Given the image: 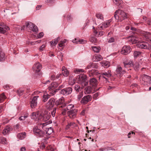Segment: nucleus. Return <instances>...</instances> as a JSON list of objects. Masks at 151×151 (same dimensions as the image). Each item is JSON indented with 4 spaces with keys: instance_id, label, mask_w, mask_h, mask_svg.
<instances>
[{
    "instance_id": "obj_1",
    "label": "nucleus",
    "mask_w": 151,
    "mask_h": 151,
    "mask_svg": "<svg viewBox=\"0 0 151 151\" xmlns=\"http://www.w3.org/2000/svg\"><path fill=\"white\" fill-rule=\"evenodd\" d=\"M50 123V121H48L44 123H41L40 124V127L45 131L46 134L48 135L51 134L53 132V129L48 126Z\"/></svg>"
},
{
    "instance_id": "obj_2",
    "label": "nucleus",
    "mask_w": 151,
    "mask_h": 151,
    "mask_svg": "<svg viewBox=\"0 0 151 151\" xmlns=\"http://www.w3.org/2000/svg\"><path fill=\"white\" fill-rule=\"evenodd\" d=\"M40 121L46 122L51 117L50 113L48 112H45L41 113L40 115Z\"/></svg>"
},
{
    "instance_id": "obj_3",
    "label": "nucleus",
    "mask_w": 151,
    "mask_h": 151,
    "mask_svg": "<svg viewBox=\"0 0 151 151\" xmlns=\"http://www.w3.org/2000/svg\"><path fill=\"white\" fill-rule=\"evenodd\" d=\"M86 76L84 74H80L78 78V83L82 86H86L88 83L86 81Z\"/></svg>"
},
{
    "instance_id": "obj_4",
    "label": "nucleus",
    "mask_w": 151,
    "mask_h": 151,
    "mask_svg": "<svg viewBox=\"0 0 151 151\" xmlns=\"http://www.w3.org/2000/svg\"><path fill=\"white\" fill-rule=\"evenodd\" d=\"M119 13V14L120 17H122L123 18H126V19L129 18V15L128 14L120 10H116L115 12L114 17L115 19L119 18V16L117 15V14Z\"/></svg>"
},
{
    "instance_id": "obj_5",
    "label": "nucleus",
    "mask_w": 151,
    "mask_h": 151,
    "mask_svg": "<svg viewBox=\"0 0 151 151\" xmlns=\"http://www.w3.org/2000/svg\"><path fill=\"white\" fill-rule=\"evenodd\" d=\"M25 25L27 28H28L29 30L33 32H37L38 29L37 26L31 22H26Z\"/></svg>"
},
{
    "instance_id": "obj_6",
    "label": "nucleus",
    "mask_w": 151,
    "mask_h": 151,
    "mask_svg": "<svg viewBox=\"0 0 151 151\" xmlns=\"http://www.w3.org/2000/svg\"><path fill=\"white\" fill-rule=\"evenodd\" d=\"M55 104L57 106V108H59L60 110L61 109H62L63 108L65 107L66 106V104L64 103V101L63 97L60 98L59 99L57 100L55 102Z\"/></svg>"
},
{
    "instance_id": "obj_7",
    "label": "nucleus",
    "mask_w": 151,
    "mask_h": 151,
    "mask_svg": "<svg viewBox=\"0 0 151 151\" xmlns=\"http://www.w3.org/2000/svg\"><path fill=\"white\" fill-rule=\"evenodd\" d=\"M138 47L141 49H150L151 48V46L147 42H143L137 45Z\"/></svg>"
},
{
    "instance_id": "obj_8",
    "label": "nucleus",
    "mask_w": 151,
    "mask_h": 151,
    "mask_svg": "<svg viewBox=\"0 0 151 151\" xmlns=\"http://www.w3.org/2000/svg\"><path fill=\"white\" fill-rule=\"evenodd\" d=\"M131 49L129 46H124L122 48L121 52L124 55H126L129 54L131 51Z\"/></svg>"
},
{
    "instance_id": "obj_9",
    "label": "nucleus",
    "mask_w": 151,
    "mask_h": 151,
    "mask_svg": "<svg viewBox=\"0 0 151 151\" xmlns=\"http://www.w3.org/2000/svg\"><path fill=\"white\" fill-rule=\"evenodd\" d=\"M41 69V65L40 63L37 62L35 63L33 66L32 69L33 71L36 73L40 71Z\"/></svg>"
},
{
    "instance_id": "obj_10",
    "label": "nucleus",
    "mask_w": 151,
    "mask_h": 151,
    "mask_svg": "<svg viewBox=\"0 0 151 151\" xmlns=\"http://www.w3.org/2000/svg\"><path fill=\"white\" fill-rule=\"evenodd\" d=\"M92 100V97L91 96L88 95L84 96L81 100V104H85Z\"/></svg>"
},
{
    "instance_id": "obj_11",
    "label": "nucleus",
    "mask_w": 151,
    "mask_h": 151,
    "mask_svg": "<svg viewBox=\"0 0 151 151\" xmlns=\"http://www.w3.org/2000/svg\"><path fill=\"white\" fill-rule=\"evenodd\" d=\"M77 112V110L76 109H72L68 111V114L69 117L71 119H74L76 117Z\"/></svg>"
},
{
    "instance_id": "obj_12",
    "label": "nucleus",
    "mask_w": 151,
    "mask_h": 151,
    "mask_svg": "<svg viewBox=\"0 0 151 151\" xmlns=\"http://www.w3.org/2000/svg\"><path fill=\"white\" fill-rule=\"evenodd\" d=\"M0 33H4L6 31L10 29L9 27L4 23L0 24Z\"/></svg>"
},
{
    "instance_id": "obj_13",
    "label": "nucleus",
    "mask_w": 151,
    "mask_h": 151,
    "mask_svg": "<svg viewBox=\"0 0 151 151\" xmlns=\"http://www.w3.org/2000/svg\"><path fill=\"white\" fill-rule=\"evenodd\" d=\"M33 131L34 134L37 136L40 137L44 136V133L43 132L37 127H35L34 128Z\"/></svg>"
},
{
    "instance_id": "obj_14",
    "label": "nucleus",
    "mask_w": 151,
    "mask_h": 151,
    "mask_svg": "<svg viewBox=\"0 0 151 151\" xmlns=\"http://www.w3.org/2000/svg\"><path fill=\"white\" fill-rule=\"evenodd\" d=\"M72 89L70 87H68L63 89L61 91V94L64 95H67L71 93Z\"/></svg>"
},
{
    "instance_id": "obj_15",
    "label": "nucleus",
    "mask_w": 151,
    "mask_h": 151,
    "mask_svg": "<svg viewBox=\"0 0 151 151\" xmlns=\"http://www.w3.org/2000/svg\"><path fill=\"white\" fill-rule=\"evenodd\" d=\"M55 99L53 98L50 99L45 105L47 109H49L52 107L54 105Z\"/></svg>"
},
{
    "instance_id": "obj_16",
    "label": "nucleus",
    "mask_w": 151,
    "mask_h": 151,
    "mask_svg": "<svg viewBox=\"0 0 151 151\" xmlns=\"http://www.w3.org/2000/svg\"><path fill=\"white\" fill-rule=\"evenodd\" d=\"M41 114V113L38 112H33L31 115V118L32 119L34 120L35 121H40V115Z\"/></svg>"
},
{
    "instance_id": "obj_17",
    "label": "nucleus",
    "mask_w": 151,
    "mask_h": 151,
    "mask_svg": "<svg viewBox=\"0 0 151 151\" xmlns=\"http://www.w3.org/2000/svg\"><path fill=\"white\" fill-rule=\"evenodd\" d=\"M38 96H34L31 101L30 105L32 108H34L37 106V98Z\"/></svg>"
},
{
    "instance_id": "obj_18",
    "label": "nucleus",
    "mask_w": 151,
    "mask_h": 151,
    "mask_svg": "<svg viewBox=\"0 0 151 151\" xmlns=\"http://www.w3.org/2000/svg\"><path fill=\"white\" fill-rule=\"evenodd\" d=\"M74 107V106L72 104H69L66 107V108H65V107L63 108L62 109H61L60 110L62 111V114L63 115H65V114L67 110H71V109H72Z\"/></svg>"
},
{
    "instance_id": "obj_19",
    "label": "nucleus",
    "mask_w": 151,
    "mask_h": 151,
    "mask_svg": "<svg viewBox=\"0 0 151 151\" xmlns=\"http://www.w3.org/2000/svg\"><path fill=\"white\" fill-rule=\"evenodd\" d=\"M143 38L146 40L151 41V34L149 32H144L143 33Z\"/></svg>"
},
{
    "instance_id": "obj_20",
    "label": "nucleus",
    "mask_w": 151,
    "mask_h": 151,
    "mask_svg": "<svg viewBox=\"0 0 151 151\" xmlns=\"http://www.w3.org/2000/svg\"><path fill=\"white\" fill-rule=\"evenodd\" d=\"M103 59V57L100 54H95L92 58V60L94 62L99 61Z\"/></svg>"
},
{
    "instance_id": "obj_21",
    "label": "nucleus",
    "mask_w": 151,
    "mask_h": 151,
    "mask_svg": "<svg viewBox=\"0 0 151 151\" xmlns=\"http://www.w3.org/2000/svg\"><path fill=\"white\" fill-rule=\"evenodd\" d=\"M129 40L128 42L129 44H134L136 43L138 41L137 38L133 36H130L128 37Z\"/></svg>"
},
{
    "instance_id": "obj_22",
    "label": "nucleus",
    "mask_w": 151,
    "mask_h": 151,
    "mask_svg": "<svg viewBox=\"0 0 151 151\" xmlns=\"http://www.w3.org/2000/svg\"><path fill=\"white\" fill-rule=\"evenodd\" d=\"M122 69L121 67L118 66L116 70L115 74L116 75H119V76H121L122 74L125 73V71L124 70H122Z\"/></svg>"
},
{
    "instance_id": "obj_23",
    "label": "nucleus",
    "mask_w": 151,
    "mask_h": 151,
    "mask_svg": "<svg viewBox=\"0 0 151 151\" xmlns=\"http://www.w3.org/2000/svg\"><path fill=\"white\" fill-rule=\"evenodd\" d=\"M72 42L76 44H84L86 42V41L84 40L75 38L73 40Z\"/></svg>"
},
{
    "instance_id": "obj_24",
    "label": "nucleus",
    "mask_w": 151,
    "mask_h": 151,
    "mask_svg": "<svg viewBox=\"0 0 151 151\" xmlns=\"http://www.w3.org/2000/svg\"><path fill=\"white\" fill-rule=\"evenodd\" d=\"M98 81L95 78H91L89 81L90 84L92 86L96 87L97 85Z\"/></svg>"
},
{
    "instance_id": "obj_25",
    "label": "nucleus",
    "mask_w": 151,
    "mask_h": 151,
    "mask_svg": "<svg viewBox=\"0 0 151 151\" xmlns=\"http://www.w3.org/2000/svg\"><path fill=\"white\" fill-rule=\"evenodd\" d=\"M12 130V128L9 126H6L2 132V133L4 135L8 134L9 132Z\"/></svg>"
},
{
    "instance_id": "obj_26",
    "label": "nucleus",
    "mask_w": 151,
    "mask_h": 151,
    "mask_svg": "<svg viewBox=\"0 0 151 151\" xmlns=\"http://www.w3.org/2000/svg\"><path fill=\"white\" fill-rule=\"evenodd\" d=\"M101 74L103 76V77L106 80H107V78H109L111 76V71L109 70L107 72L102 73Z\"/></svg>"
},
{
    "instance_id": "obj_27",
    "label": "nucleus",
    "mask_w": 151,
    "mask_h": 151,
    "mask_svg": "<svg viewBox=\"0 0 151 151\" xmlns=\"http://www.w3.org/2000/svg\"><path fill=\"white\" fill-rule=\"evenodd\" d=\"M110 21L109 20L107 22L102 23L101 25H99V28L101 29L100 30H101L107 27L110 24Z\"/></svg>"
},
{
    "instance_id": "obj_28",
    "label": "nucleus",
    "mask_w": 151,
    "mask_h": 151,
    "mask_svg": "<svg viewBox=\"0 0 151 151\" xmlns=\"http://www.w3.org/2000/svg\"><path fill=\"white\" fill-rule=\"evenodd\" d=\"M60 83H58L56 82H54L51 83L50 86L48 87V89L49 90H50L52 88H55L59 85V84Z\"/></svg>"
},
{
    "instance_id": "obj_29",
    "label": "nucleus",
    "mask_w": 151,
    "mask_h": 151,
    "mask_svg": "<svg viewBox=\"0 0 151 151\" xmlns=\"http://www.w3.org/2000/svg\"><path fill=\"white\" fill-rule=\"evenodd\" d=\"M100 63L101 66L104 68H107L110 66L109 62L107 61H103L100 62Z\"/></svg>"
},
{
    "instance_id": "obj_30",
    "label": "nucleus",
    "mask_w": 151,
    "mask_h": 151,
    "mask_svg": "<svg viewBox=\"0 0 151 151\" xmlns=\"http://www.w3.org/2000/svg\"><path fill=\"white\" fill-rule=\"evenodd\" d=\"M98 68V65L96 63H90L89 65L87 66L86 69H89L91 68Z\"/></svg>"
},
{
    "instance_id": "obj_31",
    "label": "nucleus",
    "mask_w": 151,
    "mask_h": 151,
    "mask_svg": "<svg viewBox=\"0 0 151 151\" xmlns=\"http://www.w3.org/2000/svg\"><path fill=\"white\" fill-rule=\"evenodd\" d=\"M99 74L97 71L95 70H90L89 72V76L90 77L97 75Z\"/></svg>"
},
{
    "instance_id": "obj_32",
    "label": "nucleus",
    "mask_w": 151,
    "mask_h": 151,
    "mask_svg": "<svg viewBox=\"0 0 151 151\" xmlns=\"http://www.w3.org/2000/svg\"><path fill=\"white\" fill-rule=\"evenodd\" d=\"M143 81L145 82L150 83L151 81V77L147 75H145L143 78Z\"/></svg>"
},
{
    "instance_id": "obj_33",
    "label": "nucleus",
    "mask_w": 151,
    "mask_h": 151,
    "mask_svg": "<svg viewBox=\"0 0 151 151\" xmlns=\"http://www.w3.org/2000/svg\"><path fill=\"white\" fill-rule=\"evenodd\" d=\"M5 55L4 53L0 48V62L2 61L5 60Z\"/></svg>"
},
{
    "instance_id": "obj_34",
    "label": "nucleus",
    "mask_w": 151,
    "mask_h": 151,
    "mask_svg": "<svg viewBox=\"0 0 151 151\" xmlns=\"http://www.w3.org/2000/svg\"><path fill=\"white\" fill-rule=\"evenodd\" d=\"M76 124L74 122H71L69 123L66 126V129H68L70 127L71 128H73L75 127H76Z\"/></svg>"
},
{
    "instance_id": "obj_35",
    "label": "nucleus",
    "mask_w": 151,
    "mask_h": 151,
    "mask_svg": "<svg viewBox=\"0 0 151 151\" xmlns=\"http://www.w3.org/2000/svg\"><path fill=\"white\" fill-rule=\"evenodd\" d=\"M92 89L90 86L86 87L84 89V93L85 94H90L92 91Z\"/></svg>"
},
{
    "instance_id": "obj_36",
    "label": "nucleus",
    "mask_w": 151,
    "mask_h": 151,
    "mask_svg": "<svg viewBox=\"0 0 151 151\" xmlns=\"http://www.w3.org/2000/svg\"><path fill=\"white\" fill-rule=\"evenodd\" d=\"M94 33L95 36L100 37L103 35L104 32L103 31L98 32L96 30H94Z\"/></svg>"
},
{
    "instance_id": "obj_37",
    "label": "nucleus",
    "mask_w": 151,
    "mask_h": 151,
    "mask_svg": "<svg viewBox=\"0 0 151 151\" xmlns=\"http://www.w3.org/2000/svg\"><path fill=\"white\" fill-rule=\"evenodd\" d=\"M50 97V95L47 94L45 93L43 96L42 101L44 102H46L47 99Z\"/></svg>"
},
{
    "instance_id": "obj_38",
    "label": "nucleus",
    "mask_w": 151,
    "mask_h": 151,
    "mask_svg": "<svg viewBox=\"0 0 151 151\" xmlns=\"http://www.w3.org/2000/svg\"><path fill=\"white\" fill-rule=\"evenodd\" d=\"M59 40L60 37H58L57 38L54 39V41L50 42L51 45L52 46L56 45Z\"/></svg>"
},
{
    "instance_id": "obj_39",
    "label": "nucleus",
    "mask_w": 151,
    "mask_h": 151,
    "mask_svg": "<svg viewBox=\"0 0 151 151\" xmlns=\"http://www.w3.org/2000/svg\"><path fill=\"white\" fill-rule=\"evenodd\" d=\"M26 135L25 132L20 133L18 135V137L20 139H23L25 137Z\"/></svg>"
},
{
    "instance_id": "obj_40",
    "label": "nucleus",
    "mask_w": 151,
    "mask_h": 151,
    "mask_svg": "<svg viewBox=\"0 0 151 151\" xmlns=\"http://www.w3.org/2000/svg\"><path fill=\"white\" fill-rule=\"evenodd\" d=\"M123 64L124 65H131L132 66H133V62L131 60L123 62Z\"/></svg>"
},
{
    "instance_id": "obj_41",
    "label": "nucleus",
    "mask_w": 151,
    "mask_h": 151,
    "mask_svg": "<svg viewBox=\"0 0 151 151\" xmlns=\"http://www.w3.org/2000/svg\"><path fill=\"white\" fill-rule=\"evenodd\" d=\"M114 3L117 6H119L122 3V0H113Z\"/></svg>"
},
{
    "instance_id": "obj_42",
    "label": "nucleus",
    "mask_w": 151,
    "mask_h": 151,
    "mask_svg": "<svg viewBox=\"0 0 151 151\" xmlns=\"http://www.w3.org/2000/svg\"><path fill=\"white\" fill-rule=\"evenodd\" d=\"M141 54V52L139 51H134V53L133 55L134 57L135 58L139 56Z\"/></svg>"
},
{
    "instance_id": "obj_43",
    "label": "nucleus",
    "mask_w": 151,
    "mask_h": 151,
    "mask_svg": "<svg viewBox=\"0 0 151 151\" xmlns=\"http://www.w3.org/2000/svg\"><path fill=\"white\" fill-rule=\"evenodd\" d=\"M92 47L93 51L96 53L99 52L101 49L100 47H99L94 46Z\"/></svg>"
},
{
    "instance_id": "obj_44",
    "label": "nucleus",
    "mask_w": 151,
    "mask_h": 151,
    "mask_svg": "<svg viewBox=\"0 0 151 151\" xmlns=\"http://www.w3.org/2000/svg\"><path fill=\"white\" fill-rule=\"evenodd\" d=\"M6 97L4 93H3L0 94V102H2L6 99Z\"/></svg>"
},
{
    "instance_id": "obj_45",
    "label": "nucleus",
    "mask_w": 151,
    "mask_h": 151,
    "mask_svg": "<svg viewBox=\"0 0 151 151\" xmlns=\"http://www.w3.org/2000/svg\"><path fill=\"white\" fill-rule=\"evenodd\" d=\"M62 74L65 77H67L69 74V72L67 70L63 71Z\"/></svg>"
},
{
    "instance_id": "obj_46",
    "label": "nucleus",
    "mask_w": 151,
    "mask_h": 151,
    "mask_svg": "<svg viewBox=\"0 0 151 151\" xmlns=\"http://www.w3.org/2000/svg\"><path fill=\"white\" fill-rule=\"evenodd\" d=\"M67 40L65 39L63 41H62L60 42V43L58 44L59 46L60 47H62L64 46V44L65 43Z\"/></svg>"
},
{
    "instance_id": "obj_47",
    "label": "nucleus",
    "mask_w": 151,
    "mask_h": 151,
    "mask_svg": "<svg viewBox=\"0 0 151 151\" xmlns=\"http://www.w3.org/2000/svg\"><path fill=\"white\" fill-rule=\"evenodd\" d=\"M74 88L76 91L77 92H79V91H80L81 89L80 87V86L78 85H75L74 86Z\"/></svg>"
},
{
    "instance_id": "obj_48",
    "label": "nucleus",
    "mask_w": 151,
    "mask_h": 151,
    "mask_svg": "<svg viewBox=\"0 0 151 151\" xmlns=\"http://www.w3.org/2000/svg\"><path fill=\"white\" fill-rule=\"evenodd\" d=\"M56 109V108H54L51 112L52 116L53 117H54L55 115Z\"/></svg>"
},
{
    "instance_id": "obj_49",
    "label": "nucleus",
    "mask_w": 151,
    "mask_h": 151,
    "mask_svg": "<svg viewBox=\"0 0 151 151\" xmlns=\"http://www.w3.org/2000/svg\"><path fill=\"white\" fill-rule=\"evenodd\" d=\"M0 142L3 144L6 143V139L4 137H1L0 139Z\"/></svg>"
},
{
    "instance_id": "obj_50",
    "label": "nucleus",
    "mask_w": 151,
    "mask_h": 151,
    "mask_svg": "<svg viewBox=\"0 0 151 151\" xmlns=\"http://www.w3.org/2000/svg\"><path fill=\"white\" fill-rule=\"evenodd\" d=\"M96 15L98 19H103L104 18L103 15L100 13H97Z\"/></svg>"
},
{
    "instance_id": "obj_51",
    "label": "nucleus",
    "mask_w": 151,
    "mask_h": 151,
    "mask_svg": "<svg viewBox=\"0 0 151 151\" xmlns=\"http://www.w3.org/2000/svg\"><path fill=\"white\" fill-rule=\"evenodd\" d=\"M83 96V91L81 92L77 96V99L78 101H80L81 97Z\"/></svg>"
},
{
    "instance_id": "obj_52",
    "label": "nucleus",
    "mask_w": 151,
    "mask_h": 151,
    "mask_svg": "<svg viewBox=\"0 0 151 151\" xmlns=\"http://www.w3.org/2000/svg\"><path fill=\"white\" fill-rule=\"evenodd\" d=\"M90 41L93 43H95L96 42V38L94 37H91L90 39Z\"/></svg>"
},
{
    "instance_id": "obj_53",
    "label": "nucleus",
    "mask_w": 151,
    "mask_h": 151,
    "mask_svg": "<svg viewBox=\"0 0 151 151\" xmlns=\"http://www.w3.org/2000/svg\"><path fill=\"white\" fill-rule=\"evenodd\" d=\"M139 64L138 63H136L134 65V67L135 70H137L138 68H139Z\"/></svg>"
},
{
    "instance_id": "obj_54",
    "label": "nucleus",
    "mask_w": 151,
    "mask_h": 151,
    "mask_svg": "<svg viewBox=\"0 0 151 151\" xmlns=\"http://www.w3.org/2000/svg\"><path fill=\"white\" fill-rule=\"evenodd\" d=\"M27 117L28 116L27 115L22 116L19 117V119L21 121L24 120L26 118H27Z\"/></svg>"
},
{
    "instance_id": "obj_55",
    "label": "nucleus",
    "mask_w": 151,
    "mask_h": 151,
    "mask_svg": "<svg viewBox=\"0 0 151 151\" xmlns=\"http://www.w3.org/2000/svg\"><path fill=\"white\" fill-rule=\"evenodd\" d=\"M114 41V39L113 37H111L108 40L109 43L113 42Z\"/></svg>"
},
{
    "instance_id": "obj_56",
    "label": "nucleus",
    "mask_w": 151,
    "mask_h": 151,
    "mask_svg": "<svg viewBox=\"0 0 151 151\" xmlns=\"http://www.w3.org/2000/svg\"><path fill=\"white\" fill-rule=\"evenodd\" d=\"M44 33L42 32H40L37 36L39 38H41L43 36Z\"/></svg>"
},
{
    "instance_id": "obj_57",
    "label": "nucleus",
    "mask_w": 151,
    "mask_h": 151,
    "mask_svg": "<svg viewBox=\"0 0 151 151\" xmlns=\"http://www.w3.org/2000/svg\"><path fill=\"white\" fill-rule=\"evenodd\" d=\"M45 45H43L42 46H41L40 47L39 49V50L41 51H42L45 48Z\"/></svg>"
},
{
    "instance_id": "obj_58",
    "label": "nucleus",
    "mask_w": 151,
    "mask_h": 151,
    "mask_svg": "<svg viewBox=\"0 0 151 151\" xmlns=\"http://www.w3.org/2000/svg\"><path fill=\"white\" fill-rule=\"evenodd\" d=\"M23 91L21 90H18L17 93L19 95H22L23 94Z\"/></svg>"
},
{
    "instance_id": "obj_59",
    "label": "nucleus",
    "mask_w": 151,
    "mask_h": 151,
    "mask_svg": "<svg viewBox=\"0 0 151 151\" xmlns=\"http://www.w3.org/2000/svg\"><path fill=\"white\" fill-rule=\"evenodd\" d=\"M111 150L110 147H108L107 149H106V148H100V151H103L104 150Z\"/></svg>"
},
{
    "instance_id": "obj_60",
    "label": "nucleus",
    "mask_w": 151,
    "mask_h": 151,
    "mask_svg": "<svg viewBox=\"0 0 151 151\" xmlns=\"http://www.w3.org/2000/svg\"><path fill=\"white\" fill-rule=\"evenodd\" d=\"M4 88L6 90L9 89L10 88V87L8 85H6L4 86Z\"/></svg>"
},
{
    "instance_id": "obj_61",
    "label": "nucleus",
    "mask_w": 151,
    "mask_h": 151,
    "mask_svg": "<svg viewBox=\"0 0 151 151\" xmlns=\"http://www.w3.org/2000/svg\"><path fill=\"white\" fill-rule=\"evenodd\" d=\"M99 95V93H96L94 95L93 98L95 99H96L97 97Z\"/></svg>"
},
{
    "instance_id": "obj_62",
    "label": "nucleus",
    "mask_w": 151,
    "mask_h": 151,
    "mask_svg": "<svg viewBox=\"0 0 151 151\" xmlns=\"http://www.w3.org/2000/svg\"><path fill=\"white\" fill-rule=\"evenodd\" d=\"M76 71L77 72H85L84 70L82 69H77L76 70Z\"/></svg>"
},
{
    "instance_id": "obj_63",
    "label": "nucleus",
    "mask_w": 151,
    "mask_h": 151,
    "mask_svg": "<svg viewBox=\"0 0 151 151\" xmlns=\"http://www.w3.org/2000/svg\"><path fill=\"white\" fill-rule=\"evenodd\" d=\"M45 147V144L43 143H42L40 146V147L42 149H44Z\"/></svg>"
},
{
    "instance_id": "obj_64",
    "label": "nucleus",
    "mask_w": 151,
    "mask_h": 151,
    "mask_svg": "<svg viewBox=\"0 0 151 151\" xmlns=\"http://www.w3.org/2000/svg\"><path fill=\"white\" fill-rule=\"evenodd\" d=\"M63 76V75L62 73H60L57 75L56 77L57 78H59L61 77V76Z\"/></svg>"
}]
</instances>
